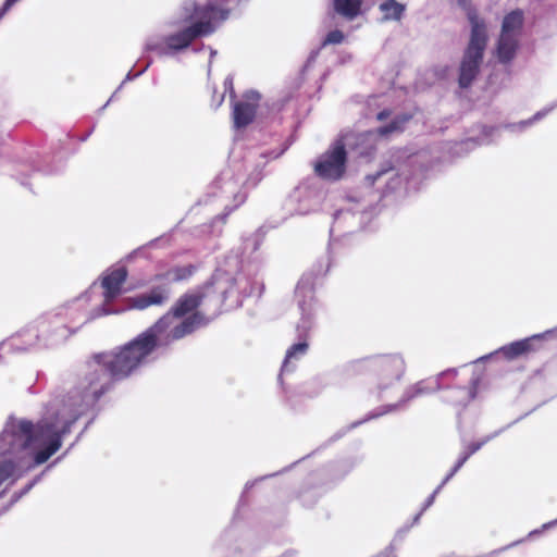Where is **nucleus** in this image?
<instances>
[{
	"label": "nucleus",
	"instance_id": "f257e3e1",
	"mask_svg": "<svg viewBox=\"0 0 557 557\" xmlns=\"http://www.w3.org/2000/svg\"><path fill=\"white\" fill-rule=\"evenodd\" d=\"M198 304L199 299L197 296H185L180 300L173 313L164 315L153 327L139 335L119 351L99 356V362L113 376H127L153 350L157 336L164 334L166 339H178L200 324L201 319L198 314H189Z\"/></svg>",
	"mask_w": 557,
	"mask_h": 557
},
{
	"label": "nucleus",
	"instance_id": "f03ea898",
	"mask_svg": "<svg viewBox=\"0 0 557 557\" xmlns=\"http://www.w3.org/2000/svg\"><path fill=\"white\" fill-rule=\"evenodd\" d=\"M69 429V422L60 419L44 421L36 426L25 421H13L2 437L12 453L23 450L34 458L36 465L47 461L60 447L61 436Z\"/></svg>",
	"mask_w": 557,
	"mask_h": 557
},
{
	"label": "nucleus",
	"instance_id": "7ed1b4c3",
	"mask_svg": "<svg viewBox=\"0 0 557 557\" xmlns=\"http://www.w3.org/2000/svg\"><path fill=\"white\" fill-rule=\"evenodd\" d=\"M470 36L459 66V85L468 87L476 76L490 40L488 25L476 12L468 14Z\"/></svg>",
	"mask_w": 557,
	"mask_h": 557
},
{
	"label": "nucleus",
	"instance_id": "20e7f679",
	"mask_svg": "<svg viewBox=\"0 0 557 557\" xmlns=\"http://www.w3.org/2000/svg\"><path fill=\"white\" fill-rule=\"evenodd\" d=\"M373 139L374 134L371 133L345 137L320 157L314 166L315 173L325 180L342 177L345 172V147L355 148L360 153H366L372 147Z\"/></svg>",
	"mask_w": 557,
	"mask_h": 557
},
{
	"label": "nucleus",
	"instance_id": "39448f33",
	"mask_svg": "<svg viewBox=\"0 0 557 557\" xmlns=\"http://www.w3.org/2000/svg\"><path fill=\"white\" fill-rule=\"evenodd\" d=\"M209 23L200 21L193 26L187 27L184 32L169 37L166 45L170 49H182L188 46V44L197 36L205 35L211 32Z\"/></svg>",
	"mask_w": 557,
	"mask_h": 557
},
{
	"label": "nucleus",
	"instance_id": "423d86ee",
	"mask_svg": "<svg viewBox=\"0 0 557 557\" xmlns=\"http://www.w3.org/2000/svg\"><path fill=\"white\" fill-rule=\"evenodd\" d=\"M519 49V38L499 34L494 47V55L500 63L511 62Z\"/></svg>",
	"mask_w": 557,
	"mask_h": 557
},
{
	"label": "nucleus",
	"instance_id": "0eeeda50",
	"mask_svg": "<svg viewBox=\"0 0 557 557\" xmlns=\"http://www.w3.org/2000/svg\"><path fill=\"white\" fill-rule=\"evenodd\" d=\"M524 12L520 9L507 12L502 18L499 34L519 38L524 26Z\"/></svg>",
	"mask_w": 557,
	"mask_h": 557
},
{
	"label": "nucleus",
	"instance_id": "6e6552de",
	"mask_svg": "<svg viewBox=\"0 0 557 557\" xmlns=\"http://www.w3.org/2000/svg\"><path fill=\"white\" fill-rule=\"evenodd\" d=\"M247 102L239 103L234 109V121L237 127L246 126L255 116L256 102L259 99V95L251 91L247 95Z\"/></svg>",
	"mask_w": 557,
	"mask_h": 557
},
{
	"label": "nucleus",
	"instance_id": "1a4fd4ad",
	"mask_svg": "<svg viewBox=\"0 0 557 557\" xmlns=\"http://www.w3.org/2000/svg\"><path fill=\"white\" fill-rule=\"evenodd\" d=\"M125 277L126 272L122 268L112 270L102 277V286L104 288L106 299H111L119 294Z\"/></svg>",
	"mask_w": 557,
	"mask_h": 557
},
{
	"label": "nucleus",
	"instance_id": "9d476101",
	"mask_svg": "<svg viewBox=\"0 0 557 557\" xmlns=\"http://www.w3.org/2000/svg\"><path fill=\"white\" fill-rule=\"evenodd\" d=\"M334 10L349 18L352 20L361 13V0H333Z\"/></svg>",
	"mask_w": 557,
	"mask_h": 557
},
{
	"label": "nucleus",
	"instance_id": "9b49d317",
	"mask_svg": "<svg viewBox=\"0 0 557 557\" xmlns=\"http://www.w3.org/2000/svg\"><path fill=\"white\" fill-rule=\"evenodd\" d=\"M382 18L385 21H399L405 12V4L396 0H384L379 7Z\"/></svg>",
	"mask_w": 557,
	"mask_h": 557
},
{
	"label": "nucleus",
	"instance_id": "f8f14e48",
	"mask_svg": "<svg viewBox=\"0 0 557 557\" xmlns=\"http://www.w3.org/2000/svg\"><path fill=\"white\" fill-rule=\"evenodd\" d=\"M168 296L166 292L163 289L153 290L149 297H140L135 301V307L143 309L149 305H157L162 302Z\"/></svg>",
	"mask_w": 557,
	"mask_h": 557
},
{
	"label": "nucleus",
	"instance_id": "ddd939ff",
	"mask_svg": "<svg viewBox=\"0 0 557 557\" xmlns=\"http://www.w3.org/2000/svg\"><path fill=\"white\" fill-rule=\"evenodd\" d=\"M529 347H530V339H524V341L512 343L507 347H504L502 349V352L507 358H515V357L528 351Z\"/></svg>",
	"mask_w": 557,
	"mask_h": 557
},
{
	"label": "nucleus",
	"instance_id": "4468645a",
	"mask_svg": "<svg viewBox=\"0 0 557 557\" xmlns=\"http://www.w3.org/2000/svg\"><path fill=\"white\" fill-rule=\"evenodd\" d=\"M307 351V344L305 343H299V344H296L294 345L286 354V358H285V363H284V367L287 366V363L293 359V358H296L298 356H302L305 355V352Z\"/></svg>",
	"mask_w": 557,
	"mask_h": 557
},
{
	"label": "nucleus",
	"instance_id": "2eb2a0df",
	"mask_svg": "<svg viewBox=\"0 0 557 557\" xmlns=\"http://www.w3.org/2000/svg\"><path fill=\"white\" fill-rule=\"evenodd\" d=\"M223 17L222 12L218 11L215 8H209L207 10H197L195 14V18L202 20L205 17L215 18L216 16Z\"/></svg>",
	"mask_w": 557,
	"mask_h": 557
},
{
	"label": "nucleus",
	"instance_id": "dca6fc26",
	"mask_svg": "<svg viewBox=\"0 0 557 557\" xmlns=\"http://www.w3.org/2000/svg\"><path fill=\"white\" fill-rule=\"evenodd\" d=\"M345 36L344 34L341 32V30H333L331 32L325 40H324V45H327V44H333V45H336V44H341L343 42Z\"/></svg>",
	"mask_w": 557,
	"mask_h": 557
},
{
	"label": "nucleus",
	"instance_id": "f3484780",
	"mask_svg": "<svg viewBox=\"0 0 557 557\" xmlns=\"http://www.w3.org/2000/svg\"><path fill=\"white\" fill-rule=\"evenodd\" d=\"M14 474V468L11 463H3L0 466V484Z\"/></svg>",
	"mask_w": 557,
	"mask_h": 557
},
{
	"label": "nucleus",
	"instance_id": "a211bd4d",
	"mask_svg": "<svg viewBox=\"0 0 557 557\" xmlns=\"http://www.w3.org/2000/svg\"><path fill=\"white\" fill-rule=\"evenodd\" d=\"M458 2H459L461 5L466 7V5L468 4L469 0H458Z\"/></svg>",
	"mask_w": 557,
	"mask_h": 557
},
{
	"label": "nucleus",
	"instance_id": "6ab92c4d",
	"mask_svg": "<svg viewBox=\"0 0 557 557\" xmlns=\"http://www.w3.org/2000/svg\"><path fill=\"white\" fill-rule=\"evenodd\" d=\"M392 129H396V126H394V125H393V126H392V128H391V131H392ZM386 132H389V129L382 131V133H386Z\"/></svg>",
	"mask_w": 557,
	"mask_h": 557
}]
</instances>
